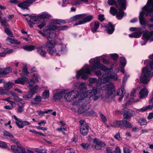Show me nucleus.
<instances>
[{
    "label": "nucleus",
    "mask_w": 153,
    "mask_h": 153,
    "mask_svg": "<svg viewBox=\"0 0 153 153\" xmlns=\"http://www.w3.org/2000/svg\"><path fill=\"white\" fill-rule=\"evenodd\" d=\"M36 18H33L35 21H38V23H41L37 25V27L40 29H41L45 25L46 23L44 21L45 19H50L51 18V16L47 13L45 12L39 16H36Z\"/></svg>",
    "instance_id": "1"
},
{
    "label": "nucleus",
    "mask_w": 153,
    "mask_h": 153,
    "mask_svg": "<svg viewBox=\"0 0 153 153\" xmlns=\"http://www.w3.org/2000/svg\"><path fill=\"white\" fill-rule=\"evenodd\" d=\"M36 0H27L20 2V1L17 0H10L11 3L16 4L18 3L17 6L22 9H29L28 7H30L33 2L36 1Z\"/></svg>",
    "instance_id": "2"
},
{
    "label": "nucleus",
    "mask_w": 153,
    "mask_h": 153,
    "mask_svg": "<svg viewBox=\"0 0 153 153\" xmlns=\"http://www.w3.org/2000/svg\"><path fill=\"white\" fill-rule=\"evenodd\" d=\"M119 5L120 6L119 8V12L117 15V16L118 18H122L124 15L123 10L126 9V0H117Z\"/></svg>",
    "instance_id": "3"
},
{
    "label": "nucleus",
    "mask_w": 153,
    "mask_h": 153,
    "mask_svg": "<svg viewBox=\"0 0 153 153\" xmlns=\"http://www.w3.org/2000/svg\"><path fill=\"white\" fill-rule=\"evenodd\" d=\"M55 43L53 40H48L45 43V45L46 48H48V52L51 55L56 53V50L54 48Z\"/></svg>",
    "instance_id": "4"
},
{
    "label": "nucleus",
    "mask_w": 153,
    "mask_h": 153,
    "mask_svg": "<svg viewBox=\"0 0 153 153\" xmlns=\"http://www.w3.org/2000/svg\"><path fill=\"white\" fill-rule=\"evenodd\" d=\"M65 94L64 98L65 100L70 101H71L70 98L73 99L77 98L79 95V92L77 90H73L66 93L65 91Z\"/></svg>",
    "instance_id": "5"
},
{
    "label": "nucleus",
    "mask_w": 153,
    "mask_h": 153,
    "mask_svg": "<svg viewBox=\"0 0 153 153\" xmlns=\"http://www.w3.org/2000/svg\"><path fill=\"white\" fill-rule=\"evenodd\" d=\"M142 74L143 76L141 77L140 81L141 82L144 84H147L150 80L149 79V74L147 69L145 70L143 67L142 69Z\"/></svg>",
    "instance_id": "6"
},
{
    "label": "nucleus",
    "mask_w": 153,
    "mask_h": 153,
    "mask_svg": "<svg viewBox=\"0 0 153 153\" xmlns=\"http://www.w3.org/2000/svg\"><path fill=\"white\" fill-rule=\"evenodd\" d=\"M93 71V70H91V67L90 68L89 65H86L84 66V69L80 70L77 71L76 74V78L77 79H79L80 76L81 74H90L91 72Z\"/></svg>",
    "instance_id": "7"
},
{
    "label": "nucleus",
    "mask_w": 153,
    "mask_h": 153,
    "mask_svg": "<svg viewBox=\"0 0 153 153\" xmlns=\"http://www.w3.org/2000/svg\"><path fill=\"white\" fill-rule=\"evenodd\" d=\"M127 120H119L116 121V124L120 128L125 127L126 128H131L132 127L133 125L128 122Z\"/></svg>",
    "instance_id": "8"
},
{
    "label": "nucleus",
    "mask_w": 153,
    "mask_h": 153,
    "mask_svg": "<svg viewBox=\"0 0 153 153\" xmlns=\"http://www.w3.org/2000/svg\"><path fill=\"white\" fill-rule=\"evenodd\" d=\"M94 18V16L92 15H89L85 17L84 18L82 19V20H80L78 22H76L74 25V26L78 25L84 24L86 23L90 22Z\"/></svg>",
    "instance_id": "9"
},
{
    "label": "nucleus",
    "mask_w": 153,
    "mask_h": 153,
    "mask_svg": "<svg viewBox=\"0 0 153 153\" xmlns=\"http://www.w3.org/2000/svg\"><path fill=\"white\" fill-rule=\"evenodd\" d=\"M123 116L124 119L128 120L134 116L135 115L134 111L131 109H128L127 110H124Z\"/></svg>",
    "instance_id": "10"
},
{
    "label": "nucleus",
    "mask_w": 153,
    "mask_h": 153,
    "mask_svg": "<svg viewBox=\"0 0 153 153\" xmlns=\"http://www.w3.org/2000/svg\"><path fill=\"white\" fill-rule=\"evenodd\" d=\"M89 127L88 124L86 123L84 125L81 126L79 127V131L81 134L83 136L87 135L88 132Z\"/></svg>",
    "instance_id": "11"
},
{
    "label": "nucleus",
    "mask_w": 153,
    "mask_h": 153,
    "mask_svg": "<svg viewBox=\"0 0 153 153\" xmlns=\"http://www.w3.org/2000/svg\"><path fill=\"white\" fill-rule=\"evenodd\" d=\"M104 27L105 28L106 32L109 34H112L115 30V26L110 22H109L108 24L105 26Z\"/></svg>",
    "instance_id": "12"
},
{
    "label": "nucleus",
    "mask_w": 153,
    "mask_h": 153,
    "mask_svg": "<svg viewBox=\"0 0 153 153\" xmlns=\"http://www.w3.org/2000/svg\"><path fill=\"white\" fill-rule=\"evenodd\" d=\"M11 149L14 153H27L24 149L18 146L12 145Z\"/></svg>",
    "instance_id": "13"
},
{
    "label": "nucleus",
    "mask_w": 153,
    "mask_h": 153,
    "mask_svg": "<svg viewBox=\"0 0 153 153\" xmlns=\"http://www.w3.org/2000/svg\"><path fill=\"white\" fill-rule=\"evenodd\" d=\"M106 88L108 91L107 94L109 97L110 96L115 92V89L113 84L111 82L106 86Z\"/></svg>",
    "instance_id": "14"
},
{
    "label": "nucleus",
    "mask_w": 153,
    "mask_h": 153,
    "mask_svg": "<svg viewBox=\"0 0 153 153\" xmlns=\"http://www.w3.org/2000/svg\"><path fill=\"white\" fill-rule=\"evenodd\" d=\"M68 28V27L66 25H63L61 26H56L54 25H50L47 27L48 30H67Z\"/></svg>",
    "instance_id": "15"
},
{
    "label": "nucleus",
    "mask_w": 153,
    "mask_h": 153,
    "mask_svg": "<svg viewBox=\"0 0 153 153\" xmlns=\"http://www.w3.org/2000/svg\"><path fill=\"white\" fill-rule=\"evenodd\" d=\"M65 94V90H63L57 92L54 94L53 99L55 101L57 100H60L63 97V95Z\"/></svg>",
    "instance_id": "16"
},
{
    "label": "nucleus",
    "mask_w": 153,
    "mask_h": 153,
    "mask_svg": "<svg viewBox=\"0 0 153 153\" xmlns=\"http://www.w3.org/2000/svg\"><path fill=\"white\" fill-rule=\"evenodd\" d=\"M103 65L100 62L99 60H97L94 62L92 65L91 66V70L93 71L95 70L96 69H100L102 70V67Z\"/></svg>",
    "instance_id": "17"
},
{
    "label": "nucleus",
    "mask_w": 153,
    "mask_h": 153,
    "mask_svg": "<svg viewBox=\"0 0 153 153\" xmlns=\"http://www.w3.org/2000/svg\"><path fill=\"white\" fill-rule=\"evenodd\" d=\"M85 16L86 14L85 13L76 15L69 19L68 20V22L69 23H71L73 22H75L78 19H82L83 17Z\"/></svg>",
    "instance_id": "18"
},
{
    "label": "nucleus",
    "mask_w": 153,
    "mask_h": 153,
    "mask_svg": "<svg viewBox=\"0 0 153 153\" xmlns=\"http://www.w3.org/2000/svg\"><path fill=\"white\" fill-rule=\"evenodd\" d=\"M28 78L27 77H23L19 78L15 80L14 82L16 84H19L24 85L27 81Z\"/></svg>",
    "instance_id": "19"
},
{
    "label": "nucleus",
    "mask_w": 153,
    "mask_h": 153,
    "mask_svg": "<svg viewBox=\"0 0 153 153\" xmlns=\"http://www.w3.org/2000/svg\"><path fill=\"white\" fill-rule=\"evenodd\" d=\"M140 98L142 99L147 96L148 94V91L146 87H143L141 89L139 93Z\"/></svg>",
    "instance_id": "20"
},
{
    "label": "nucleus",
    "mask_w": 153,
    "mask_h": 153,
    "mask_svg": "<svg viewBox=\"0 0 153 153\" xmlns=\"http://www.w3.org/2000/svg\"><path fill=\"white\" fill-rule=\"evenodd\" d=\"M146 11V16H153V8H149L146 6L145 5L143 8Z\"/></svg>",
    "instance_id": "21"
},
{
    "label": "nucleus",
    "mask_w": 153,
    "mask_h": 153,
    "mask_svg": "<svg viewBox=\"0 0 153 153\" xmlns=\"http://www.w3.org/2000/svg\"><path fill=\"white\" fill-rule=\"evenodd\" d=\"M49 27L47 26L46 27V31L47 33V36H48V39L49 38L51 39L52 38H54L56 37V34L55 33L52 32V31H53L55 30H48L47 27Z\"/></svg>",
    "instance_id": "22"
},
{
    "label": "nucleus",
    "mask_w": 153,
    "mask_h": 153,
    "mask_svg": "<svg viewBox=\"0 0 153 153\" xmlns=\"http://www.w3.org/2000/svg\"><path fill=\"white\" fill-rule=\"evenodd\" d=\"M15 123L17 126L21 128H23L25 126L30 124V123L29 122L26 121H22V120H21V122H20L19 123L17 121L15 122Z\"/></svg>",
    "instance_id": "23"
},
{
    "label": "nucleus",
    "mask_w": 153,
    "mask_h": 153,
    "mask_svg": "<svg viewBox=\"0 0 153 153\" xmlns=\"http://www.w3.org/2000/svg\"><path fill=\"white\" fill-rule=\"evenodd\" d=\"M100 25V23L98 21H95L94 22L93 27H91V30L93 33H95L97 31V29L99 28Z\"/></svg>",
    "instance_id": "24"
},
{
    "label": "nucleus",
    "mask_w": 153,
    "mask_h": 153,
    "mask_svg": "<svg viewBox=\"0 0 153 153\" xmlns=\"http://www.w3.org/2000/svg\"><path fill=\"white\" fill-rule=\"evenodd\" d=\"M12 68L10 67H7L5 69H0V74L6 75L12 72Z\"/></svg>",
    "instance_id": "25"
},
{
    "label": "nucleus",
    "mask_w": 153,
    "mask_h": 153,
    "mask_svg": "<svg viewBox=\"0 0 153 153\" xmlns=\"http://www.w3.org/2000/svg\"><path fill=\"white\" fill-rule=\"evenodd\" d=\"M32 100L33 101L31 102V104L33 105H37L42 101L41 97L39 95H36Z\"/></svg>",
    "instance_id": "26"
},
{
    "label": "nucleus",
    "mask_w": 153,
    "mask_h": 153,
    "mask_svg": "<svg viewBox=\"0 0 153 153\" xmlns=\"http://www.w3.org/2000/svg\"><path fill=\"white\" fill-rule=\"evenodd\" d=\"M93 142L96 145L99 146L101 148L106 146V144L104 142L99 141L97 138L93 139Z\"/></svg>",
    "instance_id": "27"
},
{
    "label": "nucleus",
    "mask_w": 153,
    "mask_h": 153,
    "mask_svg": "<svg viewBox=\"0 0 153 153\" xmlns=\"http://www.w3.org/2000/svg\"><path fill=\"white\" fill-rule=\"evenodd\" d=\"M29 17L30 18V21L27 20V18H26V19L30 27H33V24H35L36 23H38V21H34V20L33 19V18H36V16H30Z\"/></svg>",
    "instance_id": "28"
},
{
    "label": "nucleus",
    "mask_w": 153,
    "mask_h": 153,
    "mask_svg": "<svg viewBox=\"0 0 153 153\" xmlns=\"http://www.w3.org/2000/svg\"><path fill=\"white\" fill-rule=\"evenodd\" d=\"M22 48L27 51H31L35 49L36 46L34 45H26L23 46Z\"/></svg>",
    "instance_id": "29"
},
{
    "label": "nucleus",
    "mask_w": 153,
    "mask_h": 153,
    "mask_svg": "<svg viewBox=\"0 0 153 153\" xmlns=\"http://www.w3.org/2000/svg\"><path fill=\"white\" fill-rule=\"evenodd\" d=\"M142 34V33L138 31L135 32L133 33L130 34L129 35V36L130 37H133L134 38H138L140 37Z\"/></svg>",
    "instance_id": "30"
},
{
    "label": "nucleus",
    "mask_w": 153,
    "mask_h": 153,
    "mask_svg": "<svg viewBox=\"0 0 153 153\" xmlns=\"http://www.w3.org/2000/svg\"><path fill=\"white\" fill-rule=\"evenodd\" d=\"M52 111L53 110L52 109L48 110L47 109H45L44 111H42L41 110H39L37 111V112L38 113L39 116H42L44 115V114H48Z\"/></svg>",
    "instance_id": "31"
},
{
    "label": "nucleus",
    "mask_w": 153,
    "mask_h": 153,
    "mask_svg": "<svg viewBox=\"0 0 153 153\" xmlns=\"http://www.w3.org/2000/svg\"><path fill=\"white\" fill-rule=\"evenodd\" d=\"M38 85H36L33 86L32 87V88H30H30V91L31 92L33 95L37 93L38 89Z\"/></svg>",
    "instance_id": "32"
},
{
    "label": "nucleus",
    "mask_w": 153,
    "mask_h": 153,
    "mask_svg": "<svg viewBox=\"0 0 153 153\" xmlns=\"http://www.w3.org/2000/svg\"><path fill=\"white\" fill-rule=\"evenodd\" d=\"M142 38L143 40H146V42H147L148 40L151 38L149 32L147 31H145L143 33Z\"/></svg>",
    "instance_id": "33"
},
{
    "label": "nucleus",
    "mask_w": 153,
    "mask_h": 153,
    "mask_svg": "<svg viewBox=\"0 0 153 153\" xmlns=\"http://www.w3.org/2000/svg\"><path fill=\"white\" fill-rule=\"evenodd\" d=\"M33 95L30 91L27 92L24 95H23V98L25 100H28L32 98Z\"/></svg>",
    "instance_id": "34"
},
{
    "label": "nucleus",
    "mask_w": 153,
    "mask_h": 153,
    "mask_svg": "<svg viewBox=\"0 0 153 153\" xmlns=\"http://www.w3.org/2000/svg\"><path fill=\"white\" fill-rule=\"evenodd\" d=\"M138 123L140 126L146 125L147 122L145 119L143 117L140 118L138 121Z\"/></svg>",
    "instance_id": "35"
},
{
    "label": "nucleus",
    "mask_w": 153,
    "mask_h": 153,
    "mask_svg": "<svg viewBox=\"0 0 153 153\" xmlns=\"http://www.w3.org/2000/svg\"><path fill=\"white\" fill-rule=\"evenodd\" d=\"M6 41H8L9 42L13 44H19L21 43L20 42H18L17 40L13 39L9 37L6 38Z\"/></svg>",
    "instance_id": "36"
},
{
    "label": "nucleus",
    "mask_w": 153,
    "mask_h": 153,
    "mask_svg": "<svg viewBox=\"0 0 153 153\" xmlns=\"http://www.w3.org/2000/svg\"><path fill=\"white\" fill-rule=\"evenodd\" d=\"M36 49L37 52L41 56L44 57H45L46 52L45 50L41 49L38 48H36Z\"/></svg>",
    "instance_id": "37"
},
{
    "label": "nucleus",
    "mask_w": 153,
    "mask_h": 153,
    "mask_svg": "<svg viewBox=\"0 0 153 153\" xmlns=\"http://www.w3.org/2000/svg\"><path fill=\"white\" fill-rule=\"evenodd\" d=\"M120 65L123 67H124L126 64V60L124 57L121 56L120 59Z\"/></svg>",
    "instance_id": "38"
},
{
    "label": "nucleus",
    "mask_w": 153,
    "mask_h": 153,
    "mask_svg": "<svg viewBox=\"0 0 153 153\" xmlns=\"http://www.w3.org/2000/svg\"><path fill=\"white\" fill-rule=\"evenodd\" d=\"M3 133L4 136L6 137H8L10 139L13 138L14 137V136L12 133L6 130H4L3 131Z\"/></svg>",
    "instance_id": "39"
},
{
    "label": "nucleus",
    "mask_w": 153,
    "mask_h": 153,
    "mask_svg": "<svg viewBox=\"0 0 153 153\" xmlns=\"http://www.w3.org/2000/svg\"><path fill=\"white\" fill-rule=\"evenodd\" d=\"M49 94L50 93L49 90H45L42 93V97L44 99L48 98L49 97Z\"/></svg>",
    "instance_id": "40"
},
{
    "label": "nucleus",
    "mask_w": 153,
    "mask_h": 153,
    "mask_svg": "<svg viewBox=\"0 0 153 153\" xmlns=\"http://www.w3.org/2000/svg\"><path fill=\"white\" fill-rule=\"evenodd\" d=\"M20 103L22 104V105H19L17 108V111L19 113H21L24 110V108L25 106V103H22L21 102H19Z\"/></svg>",
    "instance_id": "41"
},
{
    "label": "nucleus",
    "mask_w": 153,
    "mask_h": 153,
    "mask_svg": "<svg viewBox=\"0 0 153 153\" xmlns=\"http://www.w3.org/2000/svg\"><path fill=\"white\" fill-rule=\"evenodd\" d=\"M108 3L110 5H114L117 8L118 7V3L116 1V0H108Z\"/></svg>",
    "instance_id": "42"
},
{
    "label": "nucleus",
    "mask_w": 153,
    "mask_h": 153,
    "mask_svg": "<svg viewBox=\"0 0 153 153\" xmlns=\"http://www.w3.org/2000/svg\"><path fill=\"white\" fill-rule=\"evenodd\" d=\"M13 83L10 82L8 83H6L4 85V88L7 90H9L12 87Z\"/></svg>",
    "instance_id": "43"
},
{
    "label": "nucleus",
    "mask_w": 153,
    "mask_h": 153,
    "mask_svg": "<svg viewBox=\"0 0 153 153\" xmlns=\"http://www.w3.org/2000/svg\"><path fill=\"white\" fill-rule=\"evenodd\" d=\"M110 13L111 14H112L113 16H115L118 13L117 10L114 7H111L110 10Z\"/></svg>",
    "instance_id": "44"
},
{
    "label": "nucleus",
    "mask_w": 153,
    "mask_h": 153,
    "mask_svg": "<svg viewBox=\"0 0 153 153\" xmlns=\"http://www.w3.org/2000/svg\"><path fill=\"white\" fill-rule=\"evenodd\" d=\"M4 32L8 36H10L11 37H12L13 36V34L12 31L9 28L6 27L4 28Z\"/></svg>",
    "instance_id": "45"
},
{
    "label": "nucleus",
    "mask_w": 153,
    "mask_h": 153,
    "mask_svg": "<svg viewBox=\"0 0 153 153\" xmlns=\"http://www.w3.org/2000/svg\"><path fill=\"white\" fill-rule=\"evenodd\" d=\"M102 68V70L104 71L105 73L108 74L111 71V69L103 65Z\"/></svg>",
    "instance_id": "46"
},
{
    "label": "nucleus",
    "mask_w": 153,
    "mask_h": 153,
    "mask_svg": "<svg viewBox=\"0 0 153 153\" xmlns=\"http://www.w3.org/2000/svg\"><path fill=\"white\" fill-rule=\"evenodd\" d=\"M102 77L103 78V84H105L108 81L109 79L108 76H107L106 74H103Z\"/></svg>",
    "instance_id": "47"
},
{
    "label": "nucleus",
    "mask_w": 153,
    "mask_h": 153,
    "mask_svg": "<svg viewBox=\"0 0 153 153\" xmlns=\"http://www.w3.org/2000/svg\"><path fill=\"white\" fill-rule=\"evenodd\" d=\"M110 56L112 59L116 61L117 60L119 57L118 54L116 53L111 54H110Z\"/></svg>",
    "instance_id": "48"
},
{
    "label": "nucleus",
    "mask_w": 153,
    "mask_h": 153,
    "mask_svg": "<svg viewBox=\"0 0 153 153\" xmlns=\"http://www.w3.org/2000/svg\"><path fill=\"white\" fill-rule=\"evenodd\" d=\"M7 146L6 142L0 141V147L3 149H6Z\"/></svg>",
    "instance_id": "49"
},
{
    "label": "nucleus",
    "mask_w": 153,
    "mask_h": 153,
    "mask_svg": "<svg viewBox=\"0 0 153 153\" xmlns=\"http://www.w3.org/2000/svg\"><path fill=\"white\" fill-rule=\"evenodd\" d=\"M99 115L100 116V117L102 120V121L103 123H105V122H106L107 121V120L105 116L102 114L100 112H99Z\"/></svg>",
    "instance_id": "50"
},
{
    "label": "nucleus",
    "mask_w": 153,
    "mask_h": 153,
    "mask_svg": "<svg viewBox=\"0 0 153 153\" xmlns=\"http://www.w3.org/2000/svg\"><path fill=\"white\" fill-rule=\"evenodd\" d=\"M27 83L29 84V86L32 87L35 83V81L34 79H29L27 80Z\"/></svg>",
    "instance_id": "51"
},
{
    "label": "nucleus",
    "mask_w": 153,
    "mask_h": 153,
    "mask_svg": "<svg viewBox=\"0 0 153 153\" xmlns=\"http://www.w3.org/2000/svg\"><path fill=\"white\" fill-rule=\"evenodd\" d=\"M140 24L143 26L145 25L146 24V21L144 18H139Z\"/></svg>",
    "instance_id": "52"
},
{
    "label": "nucleus",
    "mask_w": 153,
    "mask_h": 153,
    "mask_svg": "<svg viewBox=\"0 0 153 153\" xmlns=\"http://www.w3.org/2000/svg\"><path fill=\"white\" fill-rule=\"evenodd\" d=\"M147 5L148 7H147L149 8L150 7H152L151 8H153V0H149L147 2Z\"/></svg>",
    "instance_id": "53"
},
{
    "label": "nucleus",
    "mask_w": 153,
    "mask_h": 153,
    "mask_svg": "<svg viewBox=\"0 0 153 153\" xmlns=\"http://www.w3.org/2000/svg\"><path fill=\"white\" fill-rule=\"evenodd\" d=\"M98 20L101 22H103L105 20L104 15L99 14L98 16Z\"/></svg>",
    "instance_id": "54"
},
{
    "label": "nucleus",
    "mask_w": 153,
    "mask_h": 153,
    "mask_svg": "<svg viewBox=\"0 0 153 153\" xmlns=\"http://www.w3.org/2000/svg\"><path fill=\"white\" fill-rule=\"evenodd\" d=\"M86 113L87 114L91 116H96L97 115L96 113L92 110L88 111Z\"/></svg>",
    "instance_id": "55"
},
{
    "label": "nucleus",
    "mask_w": 153,
    "mask_h": 153,
    "mask_svg": "<svg viewBox=\"0 0 153 153\" xmlns=\"http://www.w3.org/2000/svg\"><path fill=\"white\" fill-rule=\"evenodd\" d=\"M22 71L23 74L25 75H27L29 74V72L26 66H25L23 68Z\"/></svg>",
    "instance_id": "56"
},
{
    "label": "nucleus",
    "mask_w": 153,
    "mask_h": 153,
    "mask_svg": "<svg viewBox=\"0 0 153 153\" xmlns=\"http://www.w3.org/2000/svg\"><path fill=\"white\" fill-rule=\"evenodd\" d=\"M97 82V78H91L89 80V82L91 84H93L96 82Z\"/></svg>",
    "instance_id": "57"
},
{
    "label": "nucleus",
    "mask_w": 153,
    "mask_h": 153,
    "mask_svg": "<svg viewBox=\"0 0 153 153\" xmlns=\"http://www.w3.org/2000/svg\"><path fill=\"white\" fill-rule=\"evenodd\" d=\"M146 108V106L144 107H143L142 108L137 109L136 110L137 111H138L140 112H144L146 111H147Z\"/></svg>",
    "instance_id": "58"
},
{
    "label": "nucleus",
    "mask_w": 153,
    "mask_h": 153,
    "mask_svg": "<svg viewBox=\"0 0 153 153\" xmlns=\"http://www.w3.org/2000/svg\"><path fill=\"white\" fill-rule=\"evenodd\" d=\"M80 145L82 147L85 149H87L89 146V145L88 143H82Z\"/></svg>",
    "instance_id": "59"
},
{
    "label": "nucleus",
    "mask_w": 153,
    "mask_h": 153,
    "mask_svg": "<svg viewBox=\"0 0 153 153\" xmlns=\"http://www.w3.org/2000/svg\"><path fill=\"white\" fill-rule=\"evenodd\" d=\"M144 10L145 11V12L142 11L140 13L139 19L144 18L145 14H146V11Z\"/></svg>",
    "instance_id": "60"
},
{
    "label": "nucleus",
    "mask_w": 153,
    "mask_h": 153,
    "mask_svg": "<svg viewBox=\"0 0 153 153\" xmlns=\"http://www.w3.org/2000/svg\"><path fill=\"white\" fill-rule=\"evenodd\" d=\"M87 74H81L80 76L81 77V78L83 79H87L88 76Z\"/></svg>",
    "instance_id": "61"
},
{
    "label": "nucleus",
    "mask_w": 153,
    "mask_h": 153,
    "mask_svg": "<svg viewBox=\"0 0 153 153\" xmlns=\"http://www.w3.org/2000/svg\"><path fill=\"white\" fill-rule=\"evenodd\" d=\"M79 89L80 92L85 91L86 89V88L85 87L81 85L79 86Z\"/></svg>",
    "instance_id": "62"
},
{
    "label": "nucleus",
    "mask_w": 153,
    "mask_h": 153,
    "mask_svg": "<svg viewBox=\"0 0 153 153\" xmlns=\"http://www.w3.org/2000/svg\"><path fill=\"white\" fill-rule=\"evenodd\" d=\"M10 140H11V141L16 143L17 145H18L19 143V141L17 139L13 138L10 139Z\"/></svg>",
    "instance_id": "63"
},
{
    "label": "nucleus",
    "mask_w": 153,
    "mask_h": 153,
    "mask_svg": "<svg viewBox=\"0 0 153 153\" xmlns=\"http://www.w3.org/2000/svg\"><path fill=\"white\" fill-rule=\"evenodd\" d=\"M114 152V153H121L120 149L118 146H117L115 148Z\"/></svg>",
    "instance_id": "64"
}]
</instances>
